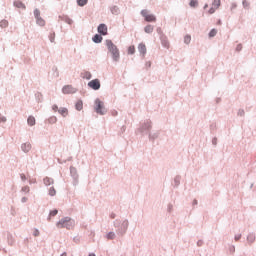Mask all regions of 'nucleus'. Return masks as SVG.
I'll use <instances>...</instances> for the list:
<instances>
[{"instance_id": "obj_1", "label": "nucleus", "mask_w": 256, "mask_h": 256, "mask_svg": "<svg viewBox=\"0 0 256 256\" xmlns=\"http://www.w3.org/2000/svg\"><path fill=\"white\" fill-rule=\"evenodd\" d=\"M106 47L111 54L113 61H119V48H117L116 45H114L113 41L111 40H106Z\"/></svg>"}, {"instance_id": "obj_2", "label": "nucleus", "mask_w": 256, "mask_h": 256, "mask_svg": "<svg viewBox=\"0 0 256 256\" xmlns=\"http://www.w3.org/2000/svg\"><path fill=\"white\" fill-rule=\"evenodd\" d=\"M56 227L58 229H73L75 227V220H72L69 217L62 218L59 222H57Z\"/></svg>"}, {"instance_id": "obj_3", "label": "nucleus", "mask_w": 256, "mask_h": 256, "mask_svg": "<svg viewBox=\"0 0 256 256\" xmlns=\"http://www.w3.org/2000/svg\"><path fill=\"white\" fill-rule=\"evenodd\" d=\"M95 105V111L96 113H98V115H105V113H107V110L105 109V104L101 100L97 99L95 101Z\"/></svg>"}, {"instance_id": "obj_4", "label": "nucleus", "mask_w": 256, "mask_h": 256, "mask_svg": "<svg viewBox=\"0 0 256 256\" xmlns=\"http://www.w3.org/2000/svg\"><path fill=\"white\" fill-rule=\"evenodd\" d=\"M141 15L145 18V21H147L148 23H153L157 21V18L155 17V15L149 14L148 10H142Z\"/></svg>"}, {"instance_id": "obj_5", "label": "nucleus", "mask_w": 256, "mask_h": 256, "mask_svg": "<svg viewBox=\"0 0 256 256\" xmlns=\"http://www.w3.org/2000/svg\"><path fill=\"white\" fill-rule=\"evenodd\" d=\"M88 87H90V89H94V91H97L101 89V82L99 79H94L88 83Z\"/></svg>"}, {"instance_id": "obj_6", "label": "nucleus", "mask_w": 256, "mask_h": 256, "mask_svg": "<svg viewBox=\"0 0 256 256\" xmlns=\"http://www.w3.org/2000/svg\"><path fill=\"white\" fill-rule=\"evenodd\" d=\"M76 89L71 86V85H66L62 88V93H64V95H71L73 93H76Z\"/></svg>"}, {"instance_id": "obj_7", "label": "nucleus", "mask_w": 256, "mask_h": 256, "mask_svg": "<svg viewBox=\"0 0 256 256\" xmlns=\"http://www.w3.org/2000/svg\"><path fill=\"white\" fill-rule=\"evenodd\" d=\"M98 33H100V35H107V25L100 24L98 26Z\"/></svg>"}, {"instance_id": "obj_8", "label": "nucleus", "mask_w": 256, "mask_h": 256, "mask_svg": "<svg viewBox=\"0 0 256 256\" xmlns=\"http://www.w3.org/2000/svg\"><path fill=\"white\" fill-rule=\"evenodd\" d=\"M138 51L141 53V55L145 56V53H147V46H145L143 43H140L138 46Z\"/></svg>"}, {"instance_id": "obj_9", "label": "nucleus", "mask_w": 256, "mask_h": 256, "mask_svg": "<svg viewBox=\"0 0 256 256\" xmlns=\"http://www.w3.org/2000/svg\"><path fill=\"white\" fill-rule=\"evenodd\" d=\"M92 41L94 43H101V41H103V36L96 34L94 35V37L92 38Z\"/></svg>"}, {"instance_id": "obj_10", "label": "nucleus", "mask_w": 256, "mask_h": 256, "mask_svg": "<svg viewBox=\"0 0 256 256\" xmlns=\"http://www.w3.org/2000/svg\"><path fill=\"white\" fill-rule=\"evenodd\" d=\"M58 113H60V115H62V117H67V115H69V110H67V108H60L58 110Z\"/></svg>"}, {"instance_id": "obj_11", "label": "nucleus", "mask_w": 256, "mask_h": 256, "mask_svg": "<svg viewBox=\"0 0 256 256\" xmlns=\"http://www.w3.org/2000/svg\"><path fill=\"white\" fill-rule=\"evenodd\" d=\"M22 151H24V153H29V151H31V144H29V143L23 144Z\"/></svg>"}, {"instance_id": "obj_12", "label": "nucleus", "mask_w": 256, "mask_h": 256, "mask_svg": "<svg viewBox=\"0 0 256 256\" xmlns=\"http://www.w3.org/2000/svg\"><path fill=\"white\" fill-rule=\"evenodd\" d=\"M75 109H76L77 111H82V110H83V101L78 100V101L76 102V104H75Z\"/></svg>"}, {"instance_id": "obj_13", "label": "nucleus", "mask_w": 256, "mask_h": 256, "mask_svg": "<svg viewBox=\"0 0 256 256\" xmlns=\"http://www.w3.org/2000/svg\"><path fill=\"white\" fill-rule=\"evenodd\" d=\"M212 7L219 9V7H221V0H213Z\"/></svg>"}, {"instance_id": "obj_14", "label": "nucleus", "mask_w": 256, "mask_h": 256, "mask_svg": "<svg viewBox=\"0 0 256 256\" xmlns=\"http://www.w3.org/2000/svg\"><path fill=\"white\" fill-rule=\"evenodd\" d=\"M27 123H28V125H30V127H33V125H35V117L29 116Z\"/></svg>"}, {"instance_id": "obj_15", "label": "nucleus", "mask_w": 256, "mask_h": 256, "mask_svg": "<svg viewBox=\"0 0 256 256\" xmlns=\"http://www.w3.org/2000/svg\"><path fill=\"white\" fill-rule=\"evenodd\" d=\"M0 27H1L2 29H5V28L9 27V22H8L7 20H2V21L0 22Z\"/></svg>"}, {"instance_id": "obj_16", "label": "nucleus", "mask_w": 256, "mask_h": 256, "mask_svg": "<svg viewBox=\"0 0 256 256\" xmlns=\"http://www.w3.org/2000/svg\"><path fill=\"white\" fill-rule=\"evenodd\" d=\"M89 0H77V3L79 5V7H85V5H87V2Z\"/></svg>"}, {"instance_id": "obj_17", "label": "nucleus", "mask_w": 256, "mask_h": 256, "mask_svg": "<svg viewBox=\"0 0 256 256\" xmlns=\"http://www.w3.org/2000/svg\"><path fill=\"white\" fill-rule=\"evenodd\" d=\"M153 25H147L145 28H144V31L145 33H151L153 31Z\"/></svg>"}, {"instance_id": "obj_18", "label": "nucleus", "mask_w": 256, "mask_h": 256, "mask_svg": "<svg viewBox=\"0 0 256 256\" xmlns=\"http://www.w3.org/2000/svg\"><path fill=\"white\" fill-rule=\"evenodd\" d=\"M44 184L53 185V179H51L49 177L44 178Z\"/></svg>"}, {"instance_id": "obj_19", "label": "nucleus", "mask_w": 256, "mask_h": 256, "mask_svg": "<svg viewBox=\"0 0 256 256\" xmlns=\"http://www.w3.org/2000/svg\"><path fill=\"white\" fill-rule=\"evenodd\" d=\"M190 7H197L199 5V1L191 0L189 3Z\"/></svg>"}, {"instance_id": "obj_20", "label": "nucleus", "mask_w": 256, "mask_h": 256, "mask_svg": "<svg viewBox=\"0 0 256 256\" xmlns=\"http://www.w3.org/2000/svg\"><path fill=\"white\" fill-rule=\"evenodd\" d=\"M37 19V24L40 25L41 27L45 26V20L43 18H36Z\"/></svg>"}, {"instance_id": "obj_21", "label": "nucleus", "mask_w": 256, "mask_h": 256, "mask_svg": "<svg viewBox=\"0 0 256 256\" xmlns=\"http://www.w3.org/2000/svg\"><path fill=\"white\" fill-rule=\"evenodd\" d=\"M135 54V47L134 46H130L128 48V55H134Z\"/></svg>"}, {"instance_id": "obj_22", "label": "nucleus", "mask_w": 256, "mask_h": 256, "mask_svg": "<svg viewBox=\"0 0 256 256\" xmlns=\"http://www.w3.org/2000/svg\"><path fill=\"white\" fill-rule=\"evenodd\" d=\"M184 43H186V45H189V43H191V37L189 35L184 37Z\"/></svg>"}, {"instance_id": "obj_23", "label": "nucleus", "mask_w": 256, "mask_h": 256, "mask_svg": "<svg viewBox=\"0 0 256 256\" xmlns=\"http://www.w3.org/2000/svg\"><path fill=\"white\" fill-rule=\"evenodd\" d=\"M82 77H83V79H91V73H89V72L82 73Z\"/></svg>"}, {"instance_id": "obj_24", "label": "nucleus", "mask_w": 256, "mask_h": 256, "mask_svg": "<svg viewBox=\"0 0 256 256\" xmlns=\"http://www.w3.org/2000/svg\"><path fill=\"white\" fill-rule=\"evenodd\" d=\"M242 4H243L244 9H249V5H250L249 1L243 0Z\"/></svg>"}, {"instance_id": "obj_25", "label": "nucleus", "mask_w": 256, "mask_h": 256, "mask_svg": "<svg viewBox=\"0 0 256 256\" xmlns=\"http://www.w3.org/2000/svg\"><path fill=\"white\" fill-rule=\"evenodd\" d=\"M14 5L16 7H18L19 9H21V7H22V9H25V5H23V3H21V2H15Z\"/></svg>"}, {"instance_id": "obj_26", "label": "nucleus", "mask_w": 256, "mask_h": 256, "mask_svg": "<svg viewBox=\"0 0 256 256\" xmlns=\"http://www.w3.org/2000/svg\"><path fill=\"white\" fill-rule=\"evenodd\" d=\"M215 35H217V30H216V29H212V30L209 32V37H215Z\"/></svg>"}, {"instance_id": "obj_27", "label": "nucleus", "mask_w": 256, "mask_h": 256, "mask_svg": "<svg viewBox=\"0 0 256 256\" xmlns=\"http://www.w3.org/2000/svg\"><path fill=\"white\" fill-rule=\"evenodd\" d=\"M56 191H55V188H50L49 189V195L51 196V197H54V195H56Z\"/></svg>"}, {"instance_id": "obj_28", "label": "nucleus", "mask_w": 256, "mask_h": 256, "mask_svg": "<svg viewBox=\"0 0 256 256\" xmlns=\"http://www.w3.org/2000/svg\"><path fill=\"white\" fill-rule=\"evenodd\" d=\"M216 10H217V8H214V6H212V7L208 10V15H213V13H215Z\"/></svg>"}, {"instance_id": "obj_29", "label": "nucleus", "mask_w": 256, "mask_h": 256, "mask_svg": "<svg viewBox=\"0 0 256 256\" xmlns=\"http://www.w3.org/2000/svg\"><path fill=\"white\" fill-rule=\"evenodd\" d=\"M49 123H57V117L52 116L48 119Z\"/></svg>"}, {"instance_id": "obj_30", "label": "nucleus", "mask_w": 256, "mask_h": 256, "mask_svg": "<svg viewBox=\"0 0 256 256\" xmlns=\"http://www.w3.org/2000/svg\"><path fill=\"white\" fill-rule=\"evenodd\" d=\"M57 213H59V211H57V210H52L51 212H50V214H49V217L51 218V217H55V215H57Z\"/></svg>"}, {"instance_id": "obj_31", "label": "nucleus", "mask_w": 256, "mask_h": 256, "mask_svg": "<svg viewBox=\"0 0 256 256\" xmlns=\"http://www.w3.org/2000/svg\"><path fill=\"white\" fill-rule=\"evenodd\" d=\"M107 239H115V233H113V232L108 233Z\"/></svg>"}, {"instance_id": "obj_32", "label": "nucleus", "mask_w": 256, "mask_h": 256, "mask_svg": "<svg viewBox=\"0 0 256 256\" xmlns=\"http://www.w3.org/2000/svg\"><path fill=\"white\" fill-rule=\"evenodd\" d=\"M34 15H35V17H36V19H39L40 17V15H41V12L39 11V10H34Z\"/></svg>"}, {"instance_id": "obj_33", "label": "nucleus", "mask_w": 256, "mask_h": 256, "mask_svg": "<svg viewBox=\"0 0 256 256\" xmlns=\"http://www.w3.org/2000/svg\"><path fill=\"white\" fill-rule=\"evenodd\" d=\"M5 121H7V118L0 116V123H5Z\"/></svg>"}, {"instance_id": "obj_34", "label": "nucleus", "mask_w": 256, "mask_h": 256, "mask_svg": "<svg viewBox=\"0 0 256 256\" xmlns=\"http://www.w3.org/2000/svg\"><path fill=\"white\" fill-rule=\"evenodd\" d=\"M53 111H59V107L57 105L52 106Z\"/></svg>"}, {"instance_id": "obj_35", "label": "nucleus", "mask_w": 256, "mask_h": 256, "mask_svg": "<svg viewBox=\"0 0 256 256\" xmlns=\"http://www.w3.org/2000/svg\"><path fill=\"white\" fill-rule=\"evenodd\" d=\"M34 237H39V230L34 231Z\"/></svg>"}, {"instance_id": "obj_36", "label": "nucleus", "mask_w": 256, "mask_h": 256, "mask_svg": "<svg viewBox=\"0 0 256 256\" xmlns=\"http://www.w3.org/2000/svg\"><path fill=\"white\" fill-rule=\"evenodd\" d=\"M22 191H26V193H29V187H24Z\"/></svg>"}, {"instance_id": "obj_37", "label": "nucleus", "mask_w": 256, "mask_h": 256, "mask_svg": "<svg viewBox=\"0 0 256 256\" xmlns=\"http://www.w3.org/2000/svg\"><path fill=\"white\" fill-rule=\"evenodd\" d=\"M22 203H27V198L26 197L22 198Z\"/></svg>"}, {"instance_id": "obj_38", "label": "nucleus", "mask_w": 256, "mask_h": 256, "mask_svg": "<svg viewBox=\"0 0 256 256\" xmlns=\"http://www.w3.org/2000/svg\"><path fill=\"white\" fill-rule=\"evenodd\" d=\"M248 239H251V241H255V237L254 236H250V237H248Z\"/></svg>"}, {"instance_id": "obj_39", "label": "nucleus", "mask_w": 256, "mask_h": 256, "mask_svg": "<svg viewBox=\"0 0 256 256\" xmlns=\"http://www.w3.org/2000/svg\"><path fill=\"white\" fill-rule=\"evenodd\" d=\"M235 239L236 241H239V239H241V236H238V237L236 236Z\"/></svg>"}, {"instance_id": "obj_40", "label": "nucleus", "mask_w": 256, "mask_h": 256, "mask_svg": "<svg viewBox=\"0 0 256 256\" xmlns=\"http://www.w3.org/2000/svg\"><path fill=\"white\" fill-rule=\"evenodd\" d=\"M21 179H23L25 181V175L24 174L21 175Z\"/></svg>"}, {"instance_id": "obj_41", "label": "nucleus", "mask_w": 256, "mask_h": 256, "mask_svg": "<svg viewBox=\"0 0 256 256\" xmlns=\"http://www.w3.org/2000/svg\"><path fill=\"white\" fill-rule=\"evenodd\" d=\"M207 7H209V4L204 5V9H207Z\"/></svg>"}, {"instance_id": "obj_42", "label": "nucleus", "mask_w": 256, "mask_h": 256, "mask_svg": "<svg viewBox=\"0 0 256 256\" xmlns=\"http://www.w3.org/2000/svg\"><path fill=\"white\" fill-rule=\"evenodd\" d=\"M61 256H67V252L62 253Z\"/></svg>"}, {"instance_id": "obj_43", "label": "nucleus", "mask_w": 256, "mask_h": 256, "mask_svg": "<svg viewBox=\"0 0 256 256\" xmlns=\"http://www.w3.org/2000/svg\"><path fill=\"white\" fill-rule=\"evenodd\" d=\"M237 49H241V45H238V46H237Z\"/></svg>"}, {"instance_id": "obj_44", "label": "nucleus", "mask_w": 256, "mask_h": 256, "mask_svg": "<svg viewBox=\"0 0 256 256\" xmlns=\"http://www.w3.org/2000/svg\"><path fill=\"white\" fill-rule=\"evenodd\" d=\"M89 256H95V254H89Z\"/></svg>"}]
</instances>
